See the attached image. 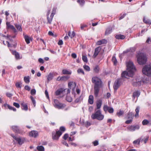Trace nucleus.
Segmentation results:
<instances>
[{
	"instance_id": "nucleus-1",
	"label": "nucleus",
	"mask_w": 151,
	"mask_h": 151,
	"mask_svg": "<svg viewBox=\"0 0 151 151\" xmlns=\"http://www.w3.org/2000/svg\"><path fill=\"white\" fill-rule=\"evenodd\" d=\"M91 81L94 85V95L96 97H97L98 96L100 88L103 87V82L100 78L96 76L92 78Z\"/></svg>"
},
{
	"instance_id": "nucleus-2",
	"label": "nucleus",
	"mask_w": 151,
	"mask_h": 151,
	"mask_svg": "<svg viewBox=\"0 0 151 151\" xmlns=\"http://www.w3.org/2000/svg\"><path fill=\"white\" fill-rule=\"evenodd\" d=\"M137 61L139 64L143 65L145 64L147 61V58L145 54L142 53L138 54L137 56Z\"/></svg>"
},
{
	"instance_id": "nucleus-3",
	"label": "nucleus",
	"mask_w": 151,
	"mask_h": 151,
	"mask_svg": "<svg viewBox=\"0 0 151 151\" xmlns=\"http://www.w3.org/2000/svg\"><path fill=\"white\" fill-rule=\"evenodd\" d=\"M104 117L103 115L102 114L100 110H98L92 114L91 118L93 119H96L99 120H102Z\"/></svg>"
},
{
	"instance_id": "nucleus-4",
	"label": "nucleus",
	"mask_w": 151,
	"mask_h": 151,
	"mask_svg": "<svg viewBox=\"0 0 151 151\" xmlns=\"http://www.w3.org/2000/svg\"><path fill=\"white\" fill-rule=\"evenodd\" d=\"M142 72L145 75L151 77V64L145 65L142 68Z\"/></svg>"
},
{
	"instance_id": "nucleus-5",
	"label": "nucleus",
	"mask_w": 151,
	"mask_h": 151,
	"mask_svg": "<svg viewBox=\"0 0 151 151\" xmlns=\"http://www.w3.org/2000/svg\"><path fill=\"white\" fill-rule=\"evenodd\" d=\"M127 70L133 74L134 72L136 70V68L133 63L131 61L127 62Z\"/></svg>"
},
{
	"instance_id": "nucleus-6",
	"label": "nucleus",
	"mask_w": 151,
	"mask_h": 151,
	"mask_svg": "<svg viewBox=\"0 0 151 151\" xmlns=\"http://www.w3.org/2000/svg\"><path fill=\"white\" fill-rule=\"evenodd\" d=\"M132 84L135 86H140L142 83H144V81L142 80L141 78L139 77H137L132 80Z\"/></svg>"
},
{
	"instance_id": "nucleus-7",
	"label": "nucleus",
	"mask_w": 151,
	"mask_h": 151,
	"mask_svg": "<svg viewBox=\"0 0 151 151\" xmlns=\"http://www.w3.org/2000/svg\"><path fill=\"white\" fill-rule=\"evenodd\" d=\"M12 128L13 131L17 134L23 135L25 133V132L16 126H13L12 127Z\"/></svg>"
},
{
	"instance_id": "nucleus-8",
	"label": "nucleus",
	"mask_w": 151,
	"mask_h": 151,
	"mask_svg": "<svg viewBox=\"0 0 151 151\" xmlns=\"http://www.w3.org/2000/svg\"><path fill=\"white\" fill-rule=\"evenodd\" d=\"M54 103L55 104V107L58 109H63L66 106L65 104L60 102L56 99L55 100Z\"/></svg>"
},
{
	"instance_id": "nucleus-9",
	"label": "nucleus",
	"mask_w": 151,
	"mask_h": 151,
	"mask_svg": "<svg viewBox=\"0 0 151 151\" xmlns=\"http://www.w3.org/2000/svg\"><path fill=\"white\" fill-rule=\"evenodd\" d=\"M121 81V80L120 79H118L115 81L113 85V88L115 91H116L119 87Z\"/></svg>"
},
{
	"instance_id": "nucleus-10",
	"label": "nucleus",
	"mask_w": 151,
	"mask_h": 151,
	"mask_svg": "<svg viewBox=\"0 0 151 151\" xmlns=\"http://www.w3.org/2000/svg\"><path fill=\"white\" fill-rule=\"evenodd\" d=\"M133 74L129 71H123L121 74V77L127 78V77H132L133 76Z\"/></svg>"
},
{
	"instance_id": "nucleus-11",
	"label": "nucleus",
	"mask_w": 151,
	"mask_h": 151,
	"mask_svg": "<svg viewBox=\"0 0 151 151\" xmlns=\"http://www.w3.org/2000/svg\"><path fill=\"white\" fill-rule=\"evenodd\" d=\"M139 128V126L138 125H130L127 127V130L131 132H133L136 129H138Z\"/></svg>"
},
{
	"instance_id": "nucleus-12",
	"label": "nucleus",
	"mask_w": 151,
	"mask_h": 151,
	"mask_svg": "<svg viewBox=\"0 0 151 151\" xmlns=\"http://www.w3.org/2000/svg\"><path fill=\"white\" fill-rule=\"evenodd\" d=\"M104 110L105 112L108 111L110 113H113L114 111V110L113 108L110 107L107 105H104Z\"/></svg>"
},
{
	"instance_id": "nucleus-13",
	"label": "nucleus",
	"mask_w": 151,
	"mask_h": 151,
	"mask_svg": "<svg viewBox=\"0 0 151 151\" xmlns=\"http://www.w3.org/2000/svg\"><path fill=\"white\" fill-rule=\"evenodd\" d=\"M39 135L37 131H32L29 133V135L30 137L36 138Z\"/></svg>"
},
{
	"instance_id": "nucleus-14",
	"label": "nucleus",
	"mask_w": 151,
	"mask_h": 151,
	"mask_svg": "<svg viewBox=\"0 0 151 151\" xmlns=\"http://www.w3.org/2000/svg\"><path fill=\"white\" fill-rule=\"evenodd\" d=\"M101 50V48L100 47H96L94 50V52L93 55V58H96L98 55L99 52Z\"/></svg>"
},
{
	"instance_id": "nucleus-15",
	"label": "nucleus",
	"mask_w": 151,
	"mask_h": 151,
	"mask_svg": "<svg viewBox=\"0 0 151 151\" xmlns=\"http://www.w3.org/2000/svg\"><path fill=\"white\" fill-rule=\"evenodd\" d=\"M66 129L65 127L64 126H61L60 127L59 130L57 131V133L59 135H61L62 133L66 131Z\"/></svg>"
},
{
	"instance_id": "nucleus-16",
	"label": "nucleus",
	"mask_w": 151,
	"mask_h": 151,
	"mask_svg": "<svg viewBox=\"0 0 151 151\" xmlns=\"http://www.w3.org/2000/svg\"><path fill=\"white\" fill-rule=\"evenodd\" d=\"M12 54L15 56V58L16 60H19L21 58H20L19 53L15 50H12Z\"/></svg>"
},
{
	"instance_id": "nucleus-17",
	"label": "nucleus",
	"mask_w": 151,
	"mask_h": 151,
	"mask_svg": "<svg viewBox=\"0 0 151 151\" xmlns=\"http://www.w3.org/2000/svg\"><path fill=\"white\" fill-rule=\"evenodd\" d=\"M16 140L18 144L21 145L24 142L25 139L24 137H17Z\"/></svg>"
},
{
	"instance_id": "nucleus-18",
	"label": "nucleus",
	"mask_w": 151,
	"mask_h": 151,
	"mask_svg": "<svg viewBox=\"0 0 151 151\" xmlns=\"http://www.w3.org/2000/svg\"><path fill=\"white\" fill-rule=\"evenodd\" d=\"M52 138L53 140H58L59 138L60 135H59V134H58L57 133V131L56 133L55 132H53L52 133Z\"/></svg>"
},
{
	"instance_id": "nucleus-19",
	"label": "nucleus",
	"mask_w": 151,
	"mask_h": 151,
	"mask_svg": "<svg viewBox=\"0 0 151 151\" xmlns=\"http://www.w3.org/2000/svg\"><path fill=\"white\" fill-rule=\"evenodd\" d=\"M140 95V92L139 91H135L133 92L132 96L133 99H134L136 97L137 98Z\"/></svg>"
},
{
	"instance_id": "nucleus-20",
	"label": "nucleus",
	"mask_w": 151,
	"mask_h": 151,
	"mask_svg": "<svg viewBox=\"0 0 151 151\" xmlns=\"http://www.w3.org/2000/svg\"><path fill=\"white\" fill-rule=\"evenodd\" d=\"M22 109L25 111H27L28 109V107L27 104L24 102H22L21 104Z\"/></svg>"
},
{
	"instance_id": "nucleus-21",
	"label": "nucleus",
	"mask_w": 151,
	"mask_h": 151,
	"mask_svg": "<svg viewBox=\"0 0 151 151\" xmlns=\"http://www.w3.org/2000/svg\"><path fill=\"white\" fill-rule=\"evenodd\" d=\"M107 42V40L106 39H104L97 41L96 42V45H100L103 44H106Z\"/></svg>"
},
{
	"instance_id": "nucleus-22",
	"label": "nucleus",
	"mask_w": 151,
	"mask_h": 151,
	"mask_svg": "<svg viewBox=\"0 0 151 151\" xmlns=\"http://www.w3.org/2000/svg\"><path fill=\"white\" fill-rule=\"evenodd\" d=\"M112 28L111 27L107 28L105 32V35H107L110 34L112 32Z\"/></svg>"
},
{
	"instance_id": "nucleus-23",
	"label": "nucleus",
	"mask_w": 151,
	"mask_h": 151,
	"mask_svg": "<svg viewBox=\"0 0 151 151\" xmlns=\"http://www.w3.org/2000/svg\"><path fill=\"white\" fill-rule=\"evenodd\" d=\"M24 38L25 42L27 44H29L30 43V40H32V39L31 37H29L27 35H25L24 36Z\"/></svg>"
},
{
	"instance_id": "nucleus-24",
	"label": "nucleus",
	"mask_w": 151,
	"mask_h": 151,
	"mask_svg": "<svg viewBox=\"0 0 151 151\" xmlns=\"http://www.w3.org/2000/svg\"><path fill=\"white\" fill-rule=\"evenodd\" d=\"M115 37L116 38V39H117L123 40V39H124L125 38V37L124 35H120V34H118V35H116L115 36Z\"/></svg>"
},
{
	"instance_id": "nucleus-25",
	"label": "nucleus",
	"mask_w": 151,
	"mask_h": 151,
	"mask_svg": "<svg viewBox=\"0 0 151 151\" xmlns=\"http://www.w3.org/2000/svg\"><path fill=\"white\" fill-rule=\"evenodd\" d=\"M88 102L90 104H92L93 103V97L92 95H90L89 96Z\"/></svg>"
},
{
	"instance_id": "nucleus-26",
	"label": "nucleus",
	"mask_w": 151,
	"mask_h": 151,
	"mask_svg": "<svg viewBox=\"0 0 151 151\" xmlns=\"http://www.w3.org/2000/svg\"><path fill=\"white\" fill-rule=\"evenodd\" d=\"M53 77V74L52 73H50L47 76V82L48 83L51 80Z\"/></svg>"
},
{
	"instance_id": "nucleus-27",
	"label": "nucleus",
	"mask_w": 151,
	"mask_h": 151,
	"mask_svg": "<svg viewBox=\"0 0 151 151\" xmlns=\"http://www.w3.org/2000/svg\"><path fill=\"white\" fill-rule=\"evenodd\" d=\"M143 22L146 24H151V21L144 17L143 19Z\"/></svg>"
},
{
	"instance_id": "nucleus-28",
	"label": "nucleus",
	"mask_w": 151,
	"mask_h": 151,
	"mask_svg": "<svg viewBox=\"0 0 151 151\" xmlns=\"http://www.w3.org/2000/svg\"><path fill=\"white\" fill-rule=\"evenodd\" d=\"M102 104V100H100L97 101L96 103L97 109H99L101 108Z\"/></svg>"
},
{
	"instance_id": "nucleus-29",
	"label": "nucleus",
	"mask_w": 151,
	"mask_h": 151,
	"mask_svg": "<svg viewBox=\"0 0 151 151\" xmlns=\"http://www.w3.org/2000/svg\"><path fill=\"white\" fill-rule=\"evenodd\" d=\"M62 73L64 75H70L71 74L72 72L66 69H63L62 70Z\"/></svg>"
},
{
	"instance_id": "nucleus-30",
	"label": "nucleus",
	"mask_w": 151,
	"mask_h": 151,
	"mask_svg": "<svg viewBox=\"0 0 151 151\" xmlns=\"http://www.w3.org/2000/svg\"><path fill=\"white\" fill-rule=\"evenodd\" d=\"M53 17L52 15H50V16H47V23L49 24H51L52 21V19Z\"/></svg>"
},
{
	"instance_id": "nucleus-31",
	"label": "nucleus",
	"mask_w": 151,
	"mask_h": 151,
	"mask_svg": "<svg viewBox=\"0 0 151 151\" xmlns=\"http://www.w3.org/2000/svg\"><path fill=\"white\" fill-rule=\"evenodd\" d=\"M64 90H63L62 88L58 90L55 92V95L58 96L61 93H63Z\"/></svg>"
},
{
	"instance_id": "nucleus-32",
	"label": "nucleus",
	"mask_w": 151,
	"mask_h": 151,
	"mask_svg": "<svg viewBox=\"0 0 151 151\" xmlns=\"http://www.w3.org/2000/svg\"><path fill=\"white\" fill-rule=\"evenodd\" d=\"M139 106L137 107L135 109L136 114L135 115V117H139Z\"/></svg>"
},
{
	"instance_id": "nucleus-33",
	"label": "nucleus",
	"mask_w": 151,
	"mask_h": 151,
	"mask_svg": "<svg viewBox=\"0 0 151 151\" xmlns=\"http://www.w3.org/2000/svg\"><path fill=\"white\" fill-rule=\"evenodd\" d=\"M149 138V136H146L143 139L140 138V139H141V142H144L145 143H146L147 142Z\"/></svg>"
},
{
	"instance_id": "nucleus-34",
	"label": "nucleus",
	"mask_w": 151,
	"mask_h": 151,
	"mask_svg": "<svg viewBox=\"0 0 151 151\" xmlns=\"http://www.w3.org/2000/svg\"><path fill=\"white\" fill-rule=\"evenodd\" d=\"M70 78L68 76H65L61 77V81H65Z\"/></svg>"
},
{
	"instance_id": "nucleus-35",
	"label": "nucleus",
	"mask_w": 151,
	"mask_h": 151,
	"mask_svg": "<svg viewBox=\"0 0 151 151\" xmlns=\"http://www.w3.org/2000/svg\"><path fill=\"white\" fill-rule=\"evenodd\" d=\"M68 35L69 36L71 39L73 38L75 35V34L74 31L72 32V33H71L70 31L68 32Z\"/></svg>"
},
{
	"instance_id": "nucleus-36",
	"label": "nucleus",
	"mask_w": 151,
	"mask_h": 151,
	"mask_svg": "<svg viewBox=\"0 0 151 151\" xmlns=\"http://www.w3.org/2000/svg\"><path fill=\"white\" fill-rule=\"evenodd\" d=\"M100 70V68L98 65H96L93 69L94 72L96 73H98Z\"/></svg>"
},
{
	"instance_id": "nucleus-37",
	"label": "nucleus",
	"mask_w": 151,
	"mask_h": 151,
	"mask_svg": "<svg viewBox=\"0 0 151 151\" xmlns=\"http://www.w3.org/2000/svg\"><path fill=\"white\" fill-rule=\"evenodd\" d=\"M24 82L27 83H28L30 82L29 77V76L24 77Z\"/></svg>"
},
{
	"instance_id": "nucleus-38",
	"label": "nucleus",
	"mask_w": 151,
	"mask_h": 151,
	"mask_svg": "<svg viewBox=\"0 0 151 151\" xmlns=\"http://www.w3.org/2000/svg\"><path fill=\"white\" fill-rule=\"evenodd\" d=\"M37 149L38 150V151H44V147L42 146H37Z\"/></svg>"
},
{
	"instance_id": "nucleus-39",
	"label": "nucleus",
	"mask_w": 151,
	"mask_h": 151,
	"mask_svg": "<svg viewBox=\"0 0 151 151\" xmlns=\"http://www.w3.org/2000/svg\"><path fill=\"white\" fill-rule=\"evenodd\" d=\"M133 115L132 112H129L128 114H127V119H133Z\"/></svg>"
},
{
	"instance_id": "nucleus-40",
	"label": "nucleus",
	"mask_w": 151,
	"mask_h": 151,
	"mask_svg": "<svg viewBox=\"0 0 151 151\" xmlns=\"http://www.w3.org/2000/svg\"><path fill=\"white\" fill-rule=\"evenodd\" d=\"M15 26L17 29L20 32L22 31V29L21 27V26L19 24H16L15 25Z\"/></svg>"
},
{
	"instance_id": "nucleus-41",
	"label": "nucleus",
	"mask_w": 151,
	"mask_h": 151,
	"mask_svg": "<svg viewBox=\"0 0 151 151\" xmlns=\"http://www.w3.org/2000/svg\"><path fill=\"white\" fill-rule=\"evenodd\" d=\"M112 61L114 63V65H116L117 63V61L115 56H113L112 59Z\"/></svg>"
},
{
	"instance_id": "nucleus-42",
	"label": "nucleus",
	"mask_w": 151,
	"mask_h": 151,
	"mask_svg": "<svg viewBox=\"0 0 151 151\" xmlns=\"http://www.w3.org/2000/svg\"><path fill=\"white\" fill-rule=\"evenodd\" d=\"M124 113V111L120 110H119V112H118L116 113L117 115L119 117L122 115Z\"/></svg>"
},
{
	"instance_id": "nucleus-43",
	"label": "nucleus",
	"mask_w": 151,
	"mask_h": 151,
	"mask_svg": "<svg viewBox=\"0 0 151 151\" xmlns=\"http://www.w3.org/2000/svg\"><path fill=\"white\" fill-rule=\"evenodd\" d=\"M140 141L141 139H140V138H139L138 139L134 141L133 142V144H137L139 145Z\"/></svg>"
},
{
	"instance_id": "nucleus-44",
	"label": "nucleus",
	"mask_w": 151,
	"mask_h": 151,
	"mask_svg": "<svg viewBox=\"0 0 151 151\" xmlns=\"http://www.w3.org/2000/svg\"><path fill=\"white\" fill-rule=\"evenodd\" d=\"M77 2L79 3L80 5L83 6L85 3V1L84 0H77Z\"/></svg>"
},
{
	"instance_id": "nucleus-45",
	"label": "nucleus",
	"mask_w": 151,
	"mask_h": 151,
	"mask_svg": "<svg viewBox=\"0 0 151 151\" xmlns=\"http://www.w3.org/2000/svg\"><path fill=\"white\" fill-rule=\"evenodd\" d=\"M8 29H12L14 32H17V30L14 27L13 25H12L10 26Z\"/></svg>"
},
{
	"instance_id": "nucleus-46",
	"label": "nucleus",
	"mask_w": 151,
	"mask_h": 151,
	"mask_svg": "<svg viewBox=\"0 0 151 151\" xmlns=\"http://www.w3.org/2000/svg\"><path fill=\"white\" fill-rule=\"evenodd\" d=\"M7 106L8 108L10 110H12L14 111H16V109L14 108V107H13L12 106H10L9 105L7 104Z\"/></svg>"
},
{
	"instance_id": "nucleus-47",
	"label": "nucleus",
	"mask_w": 151,
	"mask_h": 151,
	"mask_svg": "<svg viewBox=\"0 0 151 151\" xmlns=\"http://www.w3.org/2000/svg\"><path fill=\"white\" fill-rule=\"evenodd\" d=\"M149 123V121L147 119H144L142 122V124L144 125H147Z\"/></svg>"
},
{
	"instance_id": "nucleus-48",
	"label": "nucleus",
	"mask_w": 151,
	"mask_h": 151,
	"mask_svg": "<svg viewBox=\"0 0 151 151\" xmlns=\"http://www.w3.org/2000/svg\"><path fill=\"white\" fill-rule=\"evenodd\" d=\"M4 36L5 37H6L9 40L11 41L12 40L11 39V38H14L15 37V36H11V35H7L6 36L4 35Z\"/></svg>"
},
{
	"instance_id": "nucleus-49",
	"label": "nucleus",
	"mask_w": 151,
	"mask_h": 151,
	"mask_svg": "<svg viewBox=\"0 0 151 151\" xmlns=\"http://www.w3.org/2000/svg\"><path fill=\"white\" fill-rule=\"evenodd\" d=\"M82 60L85 62L87 63L88 62L87 58L86 55H82Z\"/></svg>"
},
{
	"instance_id": "nucleus-50",
	"label": "nucleus",
	"mask_w": 151,
	"mask_h": 151,
	"mask_svg": "<svg viewBox=\"0 0 151 151\" xmlns=\"http://www.w3.org/2000/svg\"><path fill=\"white\" fill-rule=\"evenodd\" d=\"M30 98L32 101V103L34 105V106H35L36 105V101L34 99V97L32 96H31L30 97Z\"/></svg>"
},
{
	"instance_id": "nucleus-51",
	"label": "nucleus",
	"mask_w": 151,
	"mask_h": 151,
	"mask_svg": "<svg viewBox=\"0 0 151 151\" xmlns=\"http://www.w3.org/2000/svg\"><path fill=\"white\" fill-rule=\"evenodd\" d=\"M66 99V100L69 102H70L72 101V98L70 96H67Z\"/></svg>"
},
{
	"instance_id": "nucleus-52",
	"label": "nucleus",
	"mask_w": 151,
	"mask_h": 151,
	"mask_svg": "<svg viewBox=\"0 0 151 151\" xmlns=\"http://www.w3.org/2000/svg\"><path fill=\"white\" fill-rule=\"evenodd\" d=\"M73 84H75V87L76 86V84L75 83H74L73 82H71L69 83H68V86L69 88L71 89V86Z\"/></svg>"
},
{
	"instance_id": "nucleus-53",
	"label": "nucleus",
	"mask_w": 151,
	"mask_h": 151,
	"mask_svg": "<svg viewBox=\"0 0 151 151\" xmlns=\"http://www.w3.org/2000/svg\"><path fill=\"white\" fill-rule=\"evenodd\" d=\"M85 70L87 71H89L90 70V68L89 66L87 65H84L83 66Z\"/></svg>"
},
{
	"instance_id": "nucleus-54",
	"label": "nucleus",
	"mask_w": 151,
	"mask_h": 151,
	"mask_svg": "<svg viewBox=\"0 0 151 151\" xmlns=\"http://www.w3.org/2000/svg\"><path fill=\"white\" fill-rule=\"evenodd\" d=\"M56 12V9L55 8H53L52 9V11L50 15L54 16V14H55Z\"/></svg>"
},
{
	"instance_id": "nucleus-55",
	"label": "nucleus",
	"mask_w": 151,
	"mask_h": 151,
	"mask_svg": "<svg viewBox=\"0 0 151 151\" xmlns=\"http://www.w3.org/2000/svg\"><path fill=\"white\" fill-rule=\"evenodd\" d=\"M77 72L79 73H81L83 75L84 74V72L83 71V70L82 69H81V68L78 69L77 70Z\"/></svg>"
},
{
	"instance_id": "nucleus-56",
	"label": "nucleus",
	"mask_w": 151,
	"mask_h": 151,
	"mask_svg": "<svg viewBox=\"0 0 151 151\" xmlns=\"http://www.w3.org/2000/svg\"><path fill=\"white\" fill-rule=\"evenodd\" d=\"M36 93V90L34 89H32L30 91V93L32 95H34Z\"/></svg>"
},
{
	"instance_id": "nucleus-57",
	"label": "nucleus",
	"mask_w": 151,
	"mask_h": 151,
	"mask_svg": "<svg viewBox=\"0 0 151 151\" xmlns=\"http://www.w3.org/2000/svg\"><path fill=\"white\" fill-rule=\"evenodd\" d=\"M87 27V25L86 24H81V28L82 30H83L84 28L86 27Z\"/></svg>"
},
{
	"instance_id": "nucleus-58",
	"label": "nucleus",
	"mask_w": 151,
	"mask_h": 151,
	"mask_svg": "<svg viewBox=\"0 0 151 151\" xmlns=\"http://www.w3.org/2000/svg\"><path fill=\"white\" fill-rule=\"evenodd\" d=\"M21 83L20 82H17L16 84V86L17 88H21L22 86L21 85Z\"/></svg>"
},
{
	"instance_id": "nucleus-59",
	"label": "nucleus",
	"mask_w": 151,
	"mask_h": 151,
	"mask_svg": "<svg viewBox=\"0 0 151 151\" xmlns=\"http://www.w3.org/2000/svg\"><path fill=\"white\" fill-rule=\"evenodd\" d=\"M92 143L94 146H96L98 145L99 144V142L97 140H95Z\"/></svg>"
},
{
	"instance_id": "nucleus-60",
	"label": "nucleus",
	"mask_w": 151,
	"mask_h": 151,
	"mask_svg": "<svg viewBox=\"0 0 151 151\" xmlns=\"http://www.w3.org/2000/svg\"><path fill=\"white\" fill-rule=\"evenodd\" d=\"M3 43L5 45H7L8 47H9L10 46V45L8 41H6L5 42L4 41H3Z\"/></svg>"
},
{
	"instance_id": "nucleus-61",
	"label": "nucleus",
	"mask_w": 151,
	"mask_h": 151,
	"mask_svg": "<svg viewBox=\"0 0 151 151\" xmlns=\"http://www.w3.org/2000/svg\"><path fill=\"white\" fill-rule=\"evenodd\" d=\"M13 105L14 106L17 108H19L20 107L19 104L17 103L14 102L13 103Z\"/></svg>"
},
{
	"instance_id": "nucleus-62",
	"label": "nucleus",
	"mask_w": 151,
	"mask_h": 151,
	"mask_svg": "<svg viewBox=\"0 0 151 151\" xmlns=\"http://www.w3.org/2000/svg\"><path fill=\"white\" fill-rule=\"evenodd\" d=\"M132 119H130L128 120L127 121H126L125 123L126 124H130L132 121Z\"/></svg>"
},
{
	"instance_id": "nucleus-63",
	"label": "nucleus",
	"mask_w": 151,
	"mask_h": 151,
	"mask_svg": "<svg viewBox=\"0 0 151 151\" xmlns=\"http://www.w3.org/2000/svg\"><path fill=\"white\" fill-rule=\"evenodd\" d=\"M68 137V134H65L63 137V138L66 140L67 139Z\"/></svg>"
},
{
	"instance_id": "nucleus-64",
	"label": "nucleus",
	"mask_w": 151,
	"mask_h": 151,
	"mask_svg": "<svg viewBox=\"0 0 151 151\" xmlns=\"http://www.w3.org/2000/svg\"><path fill=\"white\" fill-rule=\"evenodd\" d=\"M24 89L28 91H29L31 89L27 85H26L25 86Z\"/></svg>"
}]
</instances>
